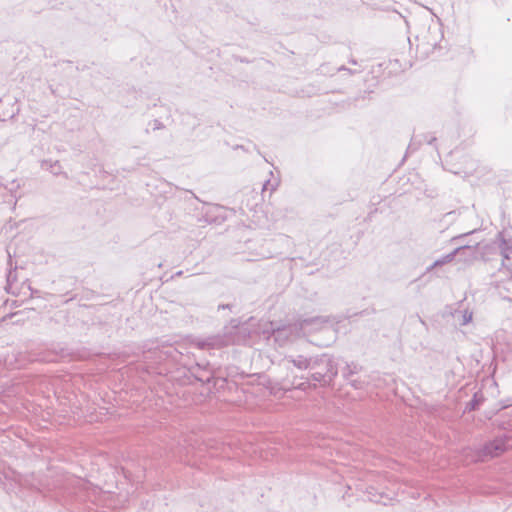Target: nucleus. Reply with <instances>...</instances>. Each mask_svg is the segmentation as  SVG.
<instances>
[{"mask_svg": "<svg viewBox=\"0 0 512 512\" xmlns=\"http://www.w3.org/2000/svg\"><path fill=\"white\" fill-rule=\"evenodd\" d=\"M509 450V438L507 436L496 437L483 446L481 452L485 457H499Z\"/></svg>", "mask_w": 512, "mask_h": 512, "instance_id": "obj_1", "label": "nucleus"}]
</instances>
